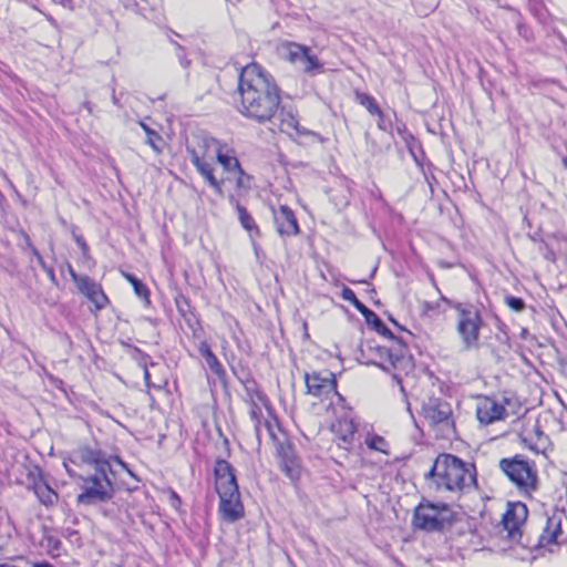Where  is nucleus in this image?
<instances>
[{
    "label": "nucleus",
    "mask_w": 567,
    "mask_h": 567,
    "mask_svg": "<svg viewBox=\"0 0 567 567\" xmlns=\"http://www.w3.org/2000/svg\"><path fill=\"white\" fill-rule=\"evenodd\" d=\"M238 112L259 124L272 122L281 104V90L274 76L257 63L244 66L238 76Z\"/></svg>",
    "instance_id": "1"
},
{
    "label": "nucleus",
    "mask_w": 567,
    "mask_h": 567,
    "mask_svg": "<svg viewBox=\"0 0 567 567\" xmlns=\"http://www.w3.org/2000/svg\"><path fill=\"white\" fill-rule=\"evenodd\" d=\"M424 477L436 492L460 493L476 484V470L474 464L443 453L435 458Z\"/></svg>",
    "instance_id": "2"
},
{
    "label": "nucleus",
    "mask_w": 567,
    "mask_h": 567,
    "mask_svg": "<svg viewBox=\"0 0 567 567\" xmlns=\"http://www.w3.org/2000/svg\"><path fill=\"white\" fill-rule=\"evenodd\" d=\"M361 358L365 364L378 365L384 371H393V377L400 382V373L412 368V358L402 339L392 341L391 347L367 341L360 348Z\"/></svg>",
    "instance_id": "3"
},
{
    "label": "nucleus",
    "mask_w": 567,
    "mask_h": 567,
    "mask_svg": "<svg viewBox=\"0 0 567 567\" xmlns=\"http://www.w3.org/2000/svg\"><path fill=\"white\" fill-rule=\"evenodd\" d=\"M498 468L520 493L532 496L538 489L537 466L526 456L516 454L512 457L501 458Z\"/></svg>",
    "instance_id": "4"
},
{
    "label": "nucleus",
    "mask_w": 567,
    "mask_h": 567,
    "mask_svg": "<svg viewBox=\"0 0 567 567\" xmlns=\"http://www.w3.org/2000/svg\"><path fill=\"white\" fill-rule=\"evenodd\" d=\"M453 309L457 311L456 331L463 350L478 349L481 329L484 324L478 307L468 302H458L453 305Z\"/></svg>",
    "instance_id": "5"
},
{
    "label": "nucleus",
    "mask_w": 567,
    "mask_h": 567,
    "mask_svg": "<svg viewBox=\"0 0 567 567\" xmlns=\"http://www.w3.org/2000/svg\"><path fill=\"white\" fill-rule=\"evenodd\" d=\"M454 520V512L445 503L423 499L414 509V528L425 532H441Z\"/></svg>",
    "instance_id": "6"
},
{
    "label": "nucleus",
    "mask_w": 567,
    "mask_h": 567,
    "mask_svg": "<svg viewBox=\"0 0 567 567\" xmlns=\"http://www.w3.org/2000/svg\"><path fill=\"white\" fill-rule=\"evenodd\" d=\"M107 472L95 471V474L87 477L79 476L83 481L82 493L76 497L79 504L93 505L112 499L114 487Z\"/></svg>",
    "instance_id": "7"
},
{
    "label": "nucleus",
    "mask_w": 567,
    "mask_h": 567,
    "mask_svg": "<svg viewBox=\"0 0 567 567\" xmlns=\"http://www.w3.org/2000/svg\"><path fill=\"white\" fill-rule=\"evenodd\" d=\"M215 489L219 502L240 497L235 468L225 460H217L214 467Z\"/></svg>",
    "instance_id": "8"
},
{
    "label": "nucleus",
    "mask_w": 567,
    "mask_h": 567,
    "mask_svg": "<svg viewBox=\"0 0 567 567\" xmlns=\"http://www.w3.org/2000/svg\"><path fill=\"white\" fill-rule=\"evenodd\" d=\"M284 58L295 65H299L307 74L315 75L323 71V65L311 50L295 42H286L282 44Z\"/></svg>",
    "instance_id": "9"
},
{
    "label": "nucleus",
    "mask_w": 567,
    "mask_h": 567,
    "mask_svg": "<svg viewBox=\"0 0 567 567\" xmlns=\"http://www.w3.org/2000/svg\"><path fill=\"white\" fill-rule=\"evenodd\" d=\"M422 415L431 426L440 427L441 430L454 427L452 406L441 398H429L422 404Z\"/></svg>",
    "instance_id": "10"
},
{
    "label": "nucleus",
    "mask_w": 567,
    "mask_h": 567,
    "mask_svg": "<svg viewBox=\"0 0 567 567\" xmlns=\"http://www.w3.org/2000/svg\"><path fill=\"white\" fill-rule=\"evenodd\" d=\"M528 516V508L522 502L508 503L502 517L503 530L506 538L513 543H522V526Z\"/></svg>",
    "instance_id": "11"
},
{
    "label": "nucleus",
    "mask_w": 567,
    "mask_h": 567,
    "mask_svg": "<svg viewBox=\"0 0 567 567\" xmlns=\"http://www.w3.org/2000/svg\"><path fill=\"white\" fill-rule=\"evenodd\" d=\"M220 143L207 135H195L186 144V152L193 164L214 161Z\"/></svg>",
    "instance_id": "12"
},
{
    "label": "nucleus",
    "mask_w": 567,
    "mask_h": 567,
    "mask_svg": "<svg viewBox=\"0 0 567 567\" xmlns=\"http://www.w3.org/2000/svg\"><path fill=\"white\" fill-rule=\"evenodd\" d=\"M307 392L321 400L337 393L336 375L330 371L306 373Z\"/></svg>",
    "instance_id": "13"
},
{
    "label": "nucleus",
    "mask_w": 567,
    "mask_h": 567,
    "mask_svg": "<svg viewBox=\"0 0 567 567\" xmlns=\"http://www.w3.org/2000/svg\"><path fill=\"white\" fill-rule=\"evenodd\" d=\"M567 520L564 511L555 509L546 517V524L538 537L537 546L559 545L567 540V534L563 530V522Z\"/></svg>",
    "instance_id": "14"
},
{
    "label": "nucleus",
    "mask_w": 567,
    "mask_h": 567,
    "mask_svg": "<svg viewBox=\"0 0 567 567\" xmlns=\"http://www.w3.org/2000/svg\"><path fill=\"white\" fill-rule=\"evenodd\" d=\"M278 123L280 132L287 134L289 137L296 140L301 136H315L316 134L302 127L299 123L298 113L292 107L279 106V111L275 118Z\"/></svg>",
    "instance_id": "15"
},
{
    "label": "nucleus",
    "mask_w": 567,
    "mask_h": 567,
    "mask_svg": "<svg viewBox=\"0 0 567 567\" xmlns=\"http://www.w3.org/2000/svg\"><path fill=\"white\" fill-rule=\"evenodd\" d=\"M506 409L503 402L491 396H481L476 403V416L481 424L488 425L506 417Z\"/></svg>",
    "instance_id": "16"
},
{
    "label": "nucleus",
    "mask_w": 567,
    "mask_h": 567,
    "mask_svg": "<svg viewBox=\"0 0 567 567\" xmlns=\"http://www.w3.org/2000/svg\"><path fill=\"white\" fill-rule=\"evenodd\" d=\"M520 441L527 449L536 454L545 455L551 446L549 436L542 430L538 421L524 429L520 434Z\"/></svg>",
    "instance_id": "17"
},
{
    "label": "nucleus",
    "mask_w": 567,
    "mask_h": 567,
    "mask_svg": "<svg viewBox=\"0 0 567 567\" xmlns=\"http://www.w3.org/2000/svg\"><path fill=\"white\" fill-rule=\"evenodd\" d=\"M272 215L276 230L281 237L297 236L300 233L296 215L287 205L272 209Z\"/></svg>",
    "instance_id": "18"
},
{
    "label": "nucleus",
    "mask_w": 567,
    "mask_h": 567,
    "mask_svg": "<svg viewBox=\"0 0 567 567\" xmlns=\"http://www.w3.org/2000/svg\"><path fill=\"white\" fill-rule=\"evenodd\" d=\"M74 457L84 464L93 465L95 471L112 472L111 464L106 460L105 453L100 449L82 445L74 451Z\"/></svg>",
    "instance_id": "19"
},
{
    "label": "nucleus",
    "mask_w": 567,
    "mask_h": 567,
    "mask_svg": "<svg viewBox=\"0 0 567 567\" xmlns=\"http://www.w3.org/2000/svg\"><path fill=\"white\" fill-rule=\"evenodd\" d=\"M215 158L224 167L225 171L236 174L237 186L241 187L244 185V177L246 175L240 166L238 158L235 155V152L226 146L223 147L221 145H219Z\"/></svg>",
    "instance_id": "20"
},
{
    "label": "nucleus",
    "mask_w": 567,
    "mask_h": 567,
    "mask_svg": "<svg viewBox=\"0 0 567 567\" xmlns=\"http://www.w3.org/2000/svg\"><path fill=\"white\" fill-rule=\"evenodd\" d=\"M277 456L280 470L290 478L297 477L299 465L292 446L289 443H279L277 445Z\"/></svg>",
    "instance_id": "21"
},
{
    "label": "nucleus",
    "mask_w": 567,
    "mask_h": 567,
    "mask_svg": "<svg viewBox=\"0 0 567 567\" xmlns=\"http://www.w3.org/2000/svg\"><path fill=\"white\" fill-rule=\"evenodd\" d=\"M91 302L94 303L96 310L105 308L109 299L101 285L95 282L92 278L81 279V286L78 288Z\"/></svg>",
    "instance_id": "22"
},
{
    "label": "nucleus",
    "mask_w": 567,
    "mask_h": 567,
    "mask_svg": "<svg viewBox=\"0 0 567 567\" xmlns=\"http://www.w3.org/2000/svg\"><path fill=\"white\" fill-rule=\"evenodd\" d=\"M218 513L226 523H236L244 518L245 506L241 502V496L235 497V499L219 502Z\"/></svg>",
    "instance_id": "23"
},
{
    "label": "nucleus",
    "mask_w": 567,
    "mask_h": 567,
    "mask_svg": "<svg viewBox=\"0 0 567 567\" xmlns=\"http://www.w3.org/2000/svg\"><path fill=\"white\" fill-rule=\"evenodd\" d=\"M331 431L342 442V447L348 449V445H351L354 439L355 425L352 420L340 419L332 423ZM339 445L341 446V444Z\"/></svg>",
    "instance_id": "24"
},
{
    "label": "nucleus",
    "mask_w": 567,
    "mask_h": 567,
    "mask_svg": "<svg viewBox=\"0 0 567 567\" xmlns=\"http://www.w3.org/2000/svg\"><path fill=\"white\" fill-rule=\"evenodd\" d=\"M33 492L41 504L52 506L58 502V494L51 486L40 476L33 482Z\"/></svg>",
    "instance_id": "25"
},
{
    "label": "nucleus",
    "mask_w": 567,
    "mask_h": 567,
    "mask_svg": "<svg viewBox=\"0 0 567 567\" xmlns=\"http://www.w3.org/2000/svg\"><path fill=\"white\" fill-rule=\"evenodd\" d=\"M200 355L205 359L209 370L219 378L225 375V370L219 362L218 358L212 351L209 344L206 341H202L198 346Z\"/></svg>",
    "instance_id": "26"
},
{
    "label": "nucleus",
    "mask_w": 567,
    "mask_h": 567,
    "mask_svg": "<svg viewBox=\"0 0 567 567\" xmlns=\"http://www.w3.org/2000/svg\"><path fill=\"white\" fill-rule=\"evenodd\" d=\"M364 320L368 326H371L379 334L388 338L391 341H395L398 339L393 332L383 323V321L378 317V315L371 309H367L364 313H362Z\"/></svg>",
    "instance_id": "27"
},
{
    "label": "nucleus",
    "mask_w": 567,
    "mask_h": 567,
    "mask_svg": "<svg viewBox=\"0 0 567 567\" xmlns=\"http://www.w3.org/2000/svg\"><path fill=\"white\" fill-rule=\"evenodd\" d=\"M213 161L199 162L198 164H193L197 172L205 178V181L212 186L218 194L223 193L221 182L218 181L214 175V168L212 165Z\"/></svg>",
    "instance_id": "28"
},
{
    "label": "nucleus",
    "mask_w": 567,
    "mask_h": 567,
    "mask_svg": "<svg viewBox=\"0 0 567 567\" xmlns=\"http://www.w3.org/2000/svg\"><path fill=\"white\" fill-rule=\"evenodd\" d=\"M236 210L238 215L239 223L243 228L249 231L250 236H260V230L252 216L248 213V210L240 205L239 202H236Z\"/></svg>",
    "instance_id": "29"
},
{
    "label": "nucleus",
    "mask_w": 567,
    "mask_h": 567,
    "mask_svg": "<svg viewBox=\"0 0 567 567\" xmlns=\"http://www.w3.org/2000/svg\"><path fill=\"white\" fill-rule=\"evenodd\" d=\"M140 126L146 134L145 143L150 145L156 154H161L165 144L162 135L157 131L150 127L144 121H140Z\"/></svg>",
    "instance_id": "30"
},
{
    "label": "nucleus",
    "mask_w": 567,
    "mask_h": 567,
    "mask_svg": "<svg viewBox=\"0 0 567 567\" xmlns=\"http://www.w3.org/2000/svg\"><path fill=\"white\" fill-rule=\"evenodd\" d=\"M241 384L244 385L248 402H266L265 396L258 390V385L250 374H247L245 380H241Z\"/></svg>",
    "instance_id": "31"
},
{
    "label": "nucleus",
    "mask_w": 567,
    "mask_h": 567,
    "mask_svg": "<svg viewBox=\"0 0 567 567\" xmlns=\"http://www.w3.org/2000/svg\"><path fill=\"white\" fill-rule=\"evenodd\" d=\"M355 101L360 105L364 106L371 115L381 113V109L378 105L375 99L368 93L357 91Z\"/></svg>",
    "instance_id": "32"
},
{
    "label": "nucleus",
    "mask_w": 567,
    "mask_h": 567,
    "mask_svg": "<svg viewBox=\"0 0 567 567\" xmlns=\"http://www.w3.org/2000/svg\"><path fill=\"white\" fill-rule=\"evenodd\" d=\"M260 402H249L250 404V417L254 422V427L256 432V436L258 442H260L261 439V422H262V412L261 408L259 406Z\"/></svg>",
    "instance_id": "33"
},
{
    "label": "nucleus",
    "mask_w": 567,
    "mask_h": 567,
    "mask_svg": "<svg viewBox=\"0 0 567 567\" xmlns=\"http://www.w3.org/2000/svg\"><path fill=\"white\" fill-rule=\"evenodd\" d=\"M124 278L133 286L134 292L142 299L148 300L150 290L148 288L136 278L134 275L128 272H123Z\"/></svg>",
    "instance_id": "34"
},
{
    "label": "nucleus",
    "mask_w": 567,
    "mask_h": 567,
    "mask_svg": "<svg viewBox=\"0 0 567 567\" xmlns=\"http://www.w3.org/2000/svg\"><path fill=\"white\" fill-rule=\"evenodd\" d=\"M365 444L369 449L381 452L383 454H389V443L385 441L384 437L380 435H371L368 436L365 440Z\"/></svg>",
    "instance_id": "35"
},
{
    "label": "nucleus",
    "mask_w": 567,
    "mask_h": 567,
    "mask_svg": "<svg viewBox=\"0 0 567 567\" xmlns=\"http://www.w3.org/2000/svg\"><path fill=\"white\" fill-rule=\"evenodd\" d=\"M341 297L343 300L350 302L361 315L368 309V307L357 298L353 290L349 287H343Z\"/></svg>",
    "instance_id": "36"
},
{
    "label": "nucleus",
    "mask_w": 567,
    "mask_h": 567,
    "mask_svg": "<svg viewBox=\"0 0 567 567\" xmlns=\"http://www.w3.org/2000/svg\"><path fill=\"white\" fill-rule=\"evenodd\" d=\"M533 240L538 243V251L544 256L546 260L551 262L556 261V254L545 240H537L535 237H533Z\"/></svg>",
    "instance_id": "37"
},
{
    "label": "nucleus",
    "mask_w": 567,
    "mask_h": 567,
    "mask_svg": "<svg viewBox=\"0 0 567 567\" xmlns=\"http://www.w3.org/2000/svg\"><path fill=\"white\" fill-rule=\"evenodd\" d=\"M506 305L515 310V311H522L525 308V302L522 298L508 296L505 298Z\"/></svg>",
    "instance_id": "38"
},
{
    "label": "nucleus",
    "mask_w": 567,
    "mask_h": 567,
    "mask_svg": "<svg viewBox=\"0 0 567 567\" xmlns=\"http://www.w3.org/2000/svg\"><path fill=\"white\" fill-rule=\"evenodd\" d=\"M137 357L135 359L138 361V364L142 369L148 368V365L154 367L155 363L151 360L150 355L142 352L140 349H134Z\"/></svg>",
    "instance_id": "39"
},
{
    "label": "nucleus",
    "mask_w": 567,
    "mask_h": 567,
    "mask_svg": "<svg viewBox=\"0 0 567 567\" xmlns=\"http://www.w3.org/2000/svg\"><path fill=\"white\" fill-rule=\"evenodd\" d=\"M440 302L423 301L421 312L423 316H431L432 312H440Z\"/></svg>",
    "instance_id": "40"
},
{
    "label": "nucleus",
    "mask_w": 567,
    "mask_h": 567,
    "mask_svg": "<svg viewBox=\"0 0 567 567\" xmlns=\"http://www.w3.org/2000/svg\"><path fill=\"white\" fill-rule=\"evenodd\" d=\"M278 426L277 424V421L274 419V420H262L261 422V431L265 429L268 433V435L275 440L276 439V433H275V429Z\"/></svg>",
    "instance_id": "41"
},
{
    "label": "nucleus",
    "mask_w": 567,
    "mask_h": 567,
    "mask_svg": "<svg viewBox=\"0 0 567 567\" xmlns=\"http://www.w3.org/2000/svg\"><path fill=\"white\" fill-rule=\"evenodd\" d=\"M38 262H39L40 267L47 272V275L50 278V280L52 282H55L56 279H55L54 269L45 264V261L43 260L42 256H39V261Z\"/></svg>",
    "instance_id": "42"
},
{
    "label": "nucleus",
    "mask_w": 567,
    "mask_h": 567,
    "mask_svg": "<svg viewBox=\"0 0 567 567\" xmlns=\"http://www.w3.org/2000/svg\"><path fill=\"white\" fill-rule=\"evenodd\" d=\"M144 371V380H145V384L148 389L151 388H154V389H162L163 386L166 385V382H164L163 384H155V383H152L151 382V374H150V371H148V368H145L143 369Z\"/></svg>",
    "instance_id": "43"
},
{
    "label": "nucleus",
    "mask_w": 567,
    "mask_h": 567,
    "mask_svg": "<svg viewBox=\"0 0 567 567\" xmlns=\"http://www.w3.org/2000/svg\"><path fill=\"white\" fill-rule=\"evenodd\" d=\"M69 272H70V276H71L72 280L76 285V288H79L81 286V279H87L89 278V276H84V275L80 276V275H78L71 266L69 267Z\"/></svg>",
    "instance_id": "44"
},
{
    "label": "nucleus",
    "mask_w": 567,
    "mask_h": 567,
    "mask_svg": "<svg viewBox=\"0 0 567 567\" xmlns=\"http://www.w3.org/2000/svg\"><path fill=\"white\" fill-rule=\"evenodd\" d=\"M378 117H379V122H378V127L381 130V131H388L390 128V124L388 125L386 122H385V116H384V113L383 111L381 110V113L380 114H375Z\"/></svg>",
    "instance_id": "45"
},
{
    "label": "nucleus",
    "mask_w": 567,
    "mask_h": 567,
    "mask_svg": "<svg viewBox=\"0 0 567 567\" xmlns=\"http://www.w3.org/2000/svg\"><path fill=\"white\" fill-rule=\"evenodd\" d=\"M75 241L79 245V247L81 248V250L83 251V254H86L87 250H89V247H87L85 240L83 239V237L82 236H76L75 237Z\"/></svg>",
    "instance_id": "46"
},
{
    "label": "nucleus",
    "mask_w": 567,
    "mask_h": 567,
    "mask_svg": "<svg viewBox=\"0 0 567 567\" xmlns=\"http://www.w3.org/2000/svg\"><path fill=\"white\" fill-rule=\"evenodd\" d=\"M440 303L441 302H445L449 307L453 308V305H455L456 302H453L451 301L450 299H447L446 297H444L443 295H441V298H440Z\"/></svg>",
    "instance_id": "47"
},
{
    "label": "nucleus",
    "mask_w": 567,
    "mask_h": 567,
    "mask_svg": "<svg viewBox=\"0 0 567 567\" xmlns=\"http://www.w3.org/2000/svg\"><path fill=\"white\" fill-rule=\"evenodd\" d=\"M22 235H23V238H24V241H25L27 247H28L29 249H31V248L33 247V244L31 243L30 237H29L25 233H23Z\"/></svg>",
    "instance_id": "48"
},
{
    "label": "nucleus",
    "mask_w": 567,
    "mask_h": 567,
    "mask_svg": "<svg viewBox=\"0 0 567 567\" xmlns=\"http://www.w3.org/2000/svg\"><path fill=\"white\" fill-rule=\"evenodd\" d=\"M64 466H65L66 472L69 473V475H70L71 477H76V476H78V475H76V473H75L73 470H71V468L68 466V464H66V463H64Z\"/></svg>",
    "instance_id": "49"
},
{
    "label": "nucleus",
    "mask_w": 567,
    "mask_h": 567,
    "mask_svg": "<svg viewBox=\"0 0 567 567\" xmlns=\"http://www.w3.org/2000/svg\"><path fill=\"white\" fill-rule=\"evenodd\" d=\"M30 251L32 252V255H33V256L37 258V260L39 261V256H41V255H40V252H39V250L33 246V247L30 249Z\"/></svg>",
    "instance_id": "50"
},
{
    "label": "nucleus",
    "mask_w": 567,
    "mask_h": 567,
    "mask_svg": "<svg viewBox=\"0 0 567 567\" xmlns=\"http://www.w3.org/2000/svg\"><path fill=\"white\" fill-rule=\"evenodd\" d=\"M33 567H53V566L49 563H40V564H35Z\"/></svg>",
    "instance_id": "51"
},
{
    "label": "nucleus",
    "mask_w": 567,
    "mask_h": 567,
    "mask_svg": "<svg viewBox=\"0 0 567 567\" xmlns=\"http://www.w3.org/2000/svg\"><path fill=\"white\" fill-rule=\"evenodd\" d=\"M84 107L91 113L92 112V107H91V104L89 102H85L84 103Z\"/></svg>",
    "instance_id": "52"
},
{
    "label": "nucleus",
    "mask_w": 567,
    "mask_h": 567,
    "mask_svg": "<svg viewBox=\"0 0 567 567\" xmlns=\"http://www.w3.org/2000/svg\"><path fill=\"white\" fill-rule=\"evenodd\" d=\"M247 374H249V373L248 372H244L243 375L238 377V380L241 382V380H245Z\"/></svg>",
    "instance_id": "53"
},
{
    "label": "nucleus",
    "mask_w": 567,
    "mask_h": 567,
    "mask_svg": "<svg viewBox=\"0 0 567 567\" xmlns=\"http://www.w3.org/2000/svg\"><path fill=\"white\" fill-rule=\"evenodd\" d=\"M112 100H113L114 104H117V99H116L115 94H113Z\"/></svg>",
    "instance_id": "54"
},
{
    "label": "nucleus",
    "mask_w": 567,
    "mask_h": 567,
    "mask_svg": "<svg viewBox=\"0 0 567 567\" xmlns=\"http://www.w3.org/2000/svg\"><path fill=\"white\" fill-rule=\"evenodd\" d=\"M563 164H564V166L567 168V157H564V158H563Z\"/></svg>",
    "instance_id": "55"
},
{
    "label": "nucleus",
    "mask_w": 567,
    "mask_h": 567,
    "mask_svg": "<svg viewBox=\"0 0 567 567\" xmlns=\"http://www.w3.org/2000/svg\"><path fill=\"white\" fill-rule=\"evenodd\" d=\"M173 497H174L177 502H179V497L177 496V494H176V493H173Z\"/></svg>",
    "instance_id": "56"
},
{
    "label": "nucleus",
    "mask_w": 567,
    "mask_h": 567,
    "mask_svg": "<svg viewBox=\"0 0 567 567\" xmlns=\"http://www.w3.org/2000/svg\"><path fill=\"white\" fill-rule=\"evenodd\" d=\"M559 238L563 239V240H567V236H561Z\"/></svg>",
    "instance_id": "57"
}]
</instances>
